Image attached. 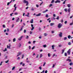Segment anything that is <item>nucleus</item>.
I'll return each instance as SVG.
<instances>
[{
    "mask_svg": "<svg viewBox=\"0 0 73 73\" xmlns=\"http://www.w3.org/2000/svg\"><path fill=\"white\" fill-rule=\"evenodd\" d=\"M54 0H52V1L51 2V3L52 4V3H54Z\"/></svg>",
    "mask_w": 73,
    "mask_h": 73,
    "instance_id": "nucleus-37",
    "label": "nucleus"
},
{
    "mask_svg": "<svg viewBox=\"0 0 73 73\" xmlns=\"http://www.w3.org/2000/svg\"><path fill=\"white\" fill-rule=\"evenodd\" d=\"M71 44H72V43H71V42H68V45H71Z\"/></svg>",
    "mask_w": 73,
    "mask_h": 73,
    "instance_id": "nucleus-27",
    "label": "nucleus"
},
{
    "mask_svg": "<svg viewBox=\"0 0 73 73\" xmlns=\"http://www.w3.org/2000/svg\"><path fill=\"white\" fill-rule=\"evenodd\" d=\"M11 46V44H9V46H8V45H7V48H8V49H10Z\"/></svg>",
    "mask_w": 73,
    "mask_h": 73,
    "instance_id": "nucleus-4",
    "label": "nucleus"
},
{
    "mask_svg": "<svg viewBox=\"0 0 73 73\" xmlns=\"http://www.w3.org/2000/svg\"><path fill=\"white\" fill-rule=\"evenodd\" d=\"M70 49H69L67 51V53H68V55H70Z\"/></svg>",
    "mask_w": 73,
    "mask_h": 73,
    "instance_id": "nucleus-6",
    "label": "nucleus"
},
{
    "mask_svg": "<svg viewBox=\"0 0 73 73\" xmlns=\"http://www.w3.org/2000/svg\"><path fill=\"white\" fill-rule=\"evenodd\" d=\"M14 15H18V13H17V12L15 13H14Z\"/></svg>",
    "mask_w": 73,
    "mask_h": 73,
    "instance_id": "nucleus-31",
    "label": "nucleus"
},
{
    "mask_svg": "<svg viewBox=\"0 0 73 73\" xmlns=\"http://www.w3.org/2000/svg\"><path fill=\"white\" fill-rule=\"evenodd\" d=\"M48 57H50V54L48 53Z\"/></svg>",
    "mask_w": 73,
    "mask_h": 73,
    "instance_id": "nucleus-59",
    "label": "nucleus"
},
{
    "mask_svg": "<svg viewBox=\"0 0 73 73\" xmlns=\"http://www.w3.org/2000/svg\"><path fill=\"white\" fill-rule=\"evenodd\" d=\"M23 62H21L20 63V65H22V64H23Z\"/></svg>",
    "mask_w": 73,
    "mask_h": 73,
    "instance_id": "nucleus-58",
    "label": "nucleus"
},
{
    "mask_svg": "<svg viewBox=\"0 0 73 73\" xmlns=\"http://www.w3.org/2000/svg\"><path fill=\"white\" fill-rule=\"evenodd\" d=\"M26 38V39H28V38H29V36H27Z\"/></svg>",
    "mask_w": 73,
    "mask_h": 73,
    "instance_id": "nucleus-42",
    "label": "nucleus"
},
{
    "mask_svg": "<svg viewBox=\"0 0 73 73\" xmlns=\"http://www.w3.org/2000/svg\"><path fill=\"white\" fill-rule=\"evenodd\" d=\"M3 27L4 28H5V25H3Z\"/></svg>",
    "mask_w": 73,
    "mask_h": 73,
    "instance_id": "nucleus-56",
    "label": "nucleus"
},
{
    "mask_svg": "<svg viewBox=\"0 0 73 73\" xmlns=\"http://www.w3.org/2000/svg\"><path fill=\"white\" fill-rule=\"evenodd\" d=\"M11 2L10 1L9 2H8L7 4V5H9V4H11Z\"/></svg>",
    "mask_w": 73,
    "mask_h": 73,
    "instance_id": "nucleus-22",
    "label": "nucleus"
},
{
    "mask_svg": "<svg viewBox=\"0 0 73 73\" xmlns=\"http://www.w3.org/2000/svg\"><path fill=\"white\" fill-rule=\"evenodd\" d=\"M62 25L61 23H60L58 24V28H60L62 27Z\"/></svg>",
    "mask_w": 73,
    "mask_h": 73,
    "instance_id": "nucleus-2",
    "label": "nucleus"
},
{
    "mask_svg": "<svg viewBox=\"0 0 73 73\" xmlns=\"http://www.w3.org/2000/svg\"><path fill=\"white\" fill-rule=\"evenodd\" d=\"M56 19H57V20H59V16H57V17L56 18Z\"/></svg>",
    "mask_w": 73,
    "mask_h": 73,
    "instance_id": "nucleus-33",
    "label": "nucleus"
},
{
    "mask_svg": "<svg viewBox=\"0 0 73 73\" xmlns=\"http://www.w3.org/2000/svg\"><path fill=\"white\" fill-rule=\"evenodd\" d=\"M73 22L72 23H70V25H73Z\"/></svg>",
    "mask_w": 73,
    "mask_h": 73,
    "instance_id": "nucleus-50",
    "label": "nucleus"
},
{
    "mask_svg": "<svg viewBox=\"0 0 73 73\" xmlns=\"http://www.w3.org/2000/svg\"><path fill=\"white\" fill-rule=\"evenodd\" d=\"M66 0H65V1H64V2L63 3V4H65V3H66Z\"/></svg>",
    "mask_w": 73,
    "mask_h": 73,
    "instance_id": "nucleus-26",
    "label": "nucleus"
},
{
    "mask_svg": "<svg viewBox=\"0 0 73 73\" xmlns=\"http://www.w3.org/2000/svg\"><path fill=\"white\" fill-rule=\"evenodd\" d=\"M42 4H43V2H42V3H41L40 4V6H41Z\"/></svg>",
    "mask_w": 73,
    "mask_h": 73,
    "instance_id": "nucleus-52",
    "label": "nucleus"
},
{
    "mask_svg": "<svg viewBox=\"0 0 73 73\" xmlns=\"http://www.w3.org/2000/svg\"><path fill=\"white\" fill-rule=\"evenodd\" d=\"M46 46H46V44L44 45H43V47H44V48H46Z\"/></svg>",
    "mask_w": 73,
    "mask_h": 73,
    "instance_id": "nucleus-23",
    "label": "nucleus"
},
{
    "mask_svg": "<svg viewBox=\"0 0 73 73\" xmlns=\"http://www.w3.org/2000/svg\"><path fill=\"white\" fill-rule=\"evenodd\" d=\"M70 8H69L68 9V12H70Z\"/></svg>",
    "mask_w": 73,
    "mask_h": 73,
    "instance_id": "nucleus-21",
    "label": "nucleus"
},
{
    "mask_svg": "<svg viewBox=\"0 0 73 73\" xmlns=\"http://www.w3.org/2000/svg\"><path fill=\"white\" fill-rule=\"evenodd\" d=\"M24 27L23 26H22L21 27V29H20V31H21L23 30V27Z\"/></svg>",
    "mask_w": 73,
    "mask_h": 73,
    "instance_id": "nucleus-17",
    "label": "nucleus"
},
{
    "mask_svg": "<svg viewBox=\"0 0 73 73\" xmlns=\"http://www.w3.org/2000/svg\"><path fill=\"white\" fill-rule=\"evenodd\" d=\"M71 6V5L70 4H68L67 5V7H68V8H70V6Z\"/></svg>",
    "mask_w": 73,
    "mask_h": 73,
    "instance_id": "nucleus-15",
    "label": "nucleus"
},
{
    "mask_svg": "<svg viewBox=\"0 0 73 73\" xmlns=\"http://www.w3.org/2000/svg\"><path fill=\"white\" fill-rule=\"evenodd\" d=\"M64 11H66V12H67L68 10H67V9H64Z\"/></svg>",
    "mask_w": 73,
    "mask_h": 73,
    "instance_id": "nucleus-48",
    "label": "nucleus"
},
{
    "mask_svg": "<svg viewBox=\"0 0 73 73\" xmlns=\"http://www.w3.org/2000/svg\"><path fill=\"white\" fill-rule=\"evenodd\" d=\"M16 41V38H14V39H13V42H15V41Z\"/></svg>",
    "mask_w": 73,
    "mask_h": 73,
    "instance_id": "nucleus-19",
    "label": "nucleus"
},
{
    "mask_svg": "<svg viewBox=\"0 0 73 73\" xmlns=\"http://www.w3.org/2000/svg\"><path fill=\"white\" fill-rule=\"evenodd\" d=\"M54 31H52L51 32L52 33H54Z\"/></svg>",
    "mask_w": 73,
    "mask_h": 73,
    "instance_id": "nucleus-61",
    "label": "nucleus"
},
{
    "mask_svg": "<svg viewBox=\"0 0 73 73\" xmlns=\"http://www.w3.org/2000/svg\"><path fill=\"white\" fill-rule=\"evenodd\" d=\"M23 3H25V4L26 3V6H28V4H29V2H28V1H26L25 0H24V1H23Z\"/></svg>",
    "mask_w": 73,
    "mask_h": 73,
    "instance_id": "nucleus-1",
    "label": "nucleus"
},
{
    "mask_svg": "<svg viewBox=\"0 0 73 73\" xmlns=\"http://www.w3.org/2000/svg\"><path fill=\"white\" fill-rule=\"evenodd\" d=\"M52 5H52V4H50L49 7H52Z\"/></svg>",
    "mask_w": 73,
    "mask_h": 73,
    "instance_id": "nucleus-39",
    "label": "nucleus"
},
{
    "mask_svg": "<svg viewBox=\"0 0 73 73\" xmlns=\"http://www.w3.org/2000/svg\"><path fill=\"white\" fill-rule=\"evenodd\" d=\"M47 72H48V71H47V70H46L45 72V73H47Z\"/></svg>",
    "mask_w": 73,
    "mask_h": 73,
    "instance_id": "nucleus-64",
    "label": "nucleus"
},
{
    "mask_svg": "<svg viewBox=\"0 0 73 73\" xmlns=\"http://www.w3.org/2000/svg\"><path fill=\"white\" fill-rule=\"evenodd\" d=\"M59 36L60 37H62V33L60 32L59 34Z\"/></svg>",
    "mask_w": 73,
    "mask_h": 73,
    "instance_id": "nucleus-3",
    "label": "nucleus"
},
{
    "mask_svg": "<svg viewBox=\"0 0 73 73\" xmlns=\"http://www.w3.org/2000/svg\"><path fill=\"white\" fill-rule=\"evenodd\" d=\"M49 17V16H48V15L46 14V17Z\"/></svg>",
    "mask_w": 73,
    "mask_h": 73,
    "instance_id": "nucleus-49",
    "label": "nucleus"
},
{
    "mask_svg": "<svg viewBox=\"0 0 73 73\" xmlns=\"http://www.w3.org/2000/svg\"><path fill=\"white\" fill-rule=\"evenodd\" d=\"M31 11H34L35 10V9H33V8H32L31 9Z\"/></svg>",
    "mask_w": 73,
    "mask_h": 73,
    "instance_id": "nucleus-53",
    "label": "nucleus"
},
{
    "mask_svg": "<svg viewBox=\"0 0 73 73\" xmlns=\"http://www.w3.org/2000/svg\"><path fill=\"white\" fill-rule=\"evenodd\" d=\"M15 68L16 67L14 66L12 68V70H15Z\"/></svg>",
    "mask_w": 73,
    "mask_h": 73,
    "instance_id": "nucleus-20",
    "label": "nucleus"
},
{
    "mask_svg": "<svg viewBox=\"0 0 73 73\" xmlns=\"http://www.w3.org/2000/svg\"><path fill=\"white\" fill-rule=\"evenodd\" d=\"M71 37V36H70V35L68 36V38L69 39H70V38Z\"/></svg>",
    "mask_w": 73,
    "mask_h": 73,
    "instance_id": "nucleus-32",
    "label": "nucleus"
},
{
    "mask_svg": "<svg viewBox=\"0 0 73 73\" xmlns=\"http://www.w3.org/2000/svg\"><path fill=\"white\" fill-rule=\"evenodd\" d=\"M41 15V13H39V14H37L36 15V16H40Z\"/></svg>",
    "mask_w": 73,
    "mask_h": 73,
    "instance_id": "nucleus-14",
    "label": "nucleus"
},
{
    "mask_svg": "<svg viewBox=\"0 0 73 73\" xmlns=\"http://www.w3.org/2000/svg\"><path fill=\"white\" fill-rule=\"evenodd\" d=\"M25 16H27V17H29V13H27V15H25Z\"/></svg>",
    "mask_w": 73,
    "mask_h": 73,
    "instance_id": "nucleus-13",
    "label": "nucleus"
},
{
    "mask_svg": "<svg viewBox=\"0 0 73 73\" xmlns=\"http://www.w3.org/2000/svg\"><path fill=\"white\" fill-rule=\"evenodd\" d=\"M39 56V55L37 54L36 56V58H38Z\"/></svg>",
    "mask_w": 73,
    "mask_h": 73,
    "instance_id": "nucleus-57",
    "label": "nucleus"
},
{
    "mask_svg": "<svg viewBox=\"0 0 73 73\" xmlns=\"http://www.w3.org/2000/svg\"><path fill=\"white\" fill-rule=\"evenodd\" d=\"M54 45L52 46V49H54Z\"/></svg>",
    "mask_w": 73,
    "mask_h": 73,
    "instance_id": "nucleus-35",
    "label": "nucleus"
},
{
    "mask_svg": "<svg viewBox=\"0 0 73 73\" xmlns=\"http://www.w3.org/2000/svg\"><path fill=\"white\" fill-rule=\"evenodd\" d=\"M22 53V52H19L18 53V54L17 55V56L18 57V56H20L21 54Z\"/></svg>",
    "mask_w": 73,
    "mask_h": 73,
    "instance_id": "nucleus-7",
    "label": "nucleus"
},
{
    "mask_svg": "<svg viewBox=\"0 0 73 73\" xmlns=\"http://www.w3.org/2000/svg\"><path fill=\"white\" fill-rule=\"evenodd\" d=\"M66 61H69V62H72V60H70V58H67L66 60Z\"/></svg>",
    "mask_w": 73,
    "mask_h": 73,
    "instance_id": "nucleus-5",
    "label": "nucleus"
},
{
    "mask_svg": "<svg viewBox=\"0 0 73 73\" xmlns=\"http://www.w3.org/2000/svg\"><path fill=\"white\" fill-rule=\"evenodd\" d=\"M44 35L45 36H47L48 35H47V34H46V33H44Z\"/></svg>",
    "mask_w": 73,
    "mask_h": 73,
    "instance_id": "nucleus-30",
    "label": "nucleus"
},
{
    "mask_svg": "<svg viewBox=\"0 0 73 73\" xmlns=\"http://www.w3.org/2000/svg\"><path fill=\"white\" fill-rule=\"evenodd\" d=\"M28 44H31V41H29L28 42Z\"/></svg>",
    "mask_w": 73,
    "mask_h": 73,
    "instance_id": "nucleus-55",
    "label": "nucleus"
},
{
    "mask_svg": "<svg viewBox=\"0 0 73 73\" xmlns=\"http://www.w3.org/2000/svg\"><path fill=\"white\" fill-rule=\"evenodd\" d=\"M35 46H34L31 49L32 50H33V49H35Z\"/></svg>",
    "mask_w": 73,
    "mask_h": 73,
    "instance_id": "nucleus-41",
    "label": "nucleus"
},
{
    "mask_svg": "<svg viewBox=\"0 0 73 73\" xmlns=\"http://www.w3.org/2000/svg\"><path fill=\"white\" fill-rule=\"evenodd\" d=\"M67 39V37H65L64 38V40H66Z\"/></svg>",
    "mask_w": 73,
    "mask_h": 73,
    "instance_id": "nucleus-38",
    "label": "nucleus"
},
{
    "mask_svg": "<svg viewBox=\"0 0 73 73\" xmlns=\"http://www.w3.org/2000/svg\"><path fill=\"white\" fill-rule=\"evenodd\" d=\"M73 64L72 63V62H71L70 64L69 65H70V66H71V65H73Z\"/></svg>",
    "mask_w": 73,
    "mask_h": 73,
    "instance_id": "nucleus-28",
    "label": "nucleus"
},
{
    "mask_svg": "<svg viewBox=\"0 0 73 73\" xmlns=\"http://www.w3.org/2000/svg\"><path fill=\"white\" fill-rule=\"evenodd\" d=\"M20 59V57H18L17 58V60H19Z\"/></svg>",
    "mask_w": 73,
    "mask_h": 73,
    "instance_id": "nucleus-51",
    "label": "nucleus"
},
{
    "mask_svg": "<svg viewBox=\"0 0 73 73\" xmlns=\"http://www.w3.org/2000/svg\"><path fill=\"white\" fill-rule=\"evenodd\" d=\"M39 69L40 70H41L42 69V67L40 66L39 67Z\"/></svg>",
    "mask_w": 73,
    "mask_h": 73,
    "instance_id": "nucleus-44",
    "label": "nucleus"
},
{
    "mask_svg": "<svg viewBox=\"0 0 73 73\" xmlns=\"http://www.w3.org/2000/svg\"><path fill=\"white\" fill-rule=\"evenodd\" d=\"M55 3H60V1L59 0H57L55 2Z\"/></svg>",
    "mask_w": 73,
    "mask_h": 73,
    "instance_id": "nucleus-9",
    "label": "nucleus"
},
{
    "mask_svg": "<svg viewBox=\"0 0 73 73\" xmlns=\"http://www.w3.org/2000/svg\"><path fill=\"white\" fill-rule=\"evenodd\" d=\"M42 57V54H41L40 55V58H41V57Z\"/></svg>",
    "mask_w": 73,
    "mask_h": 73,
    "instance_id": "nucleus-43",
    "label": "nucleus"
},
{
    "mask_svg": "<svg viewBox=\"0 0 73 73\" xmlns=\"http://www.w3.org/2000/svg\"><path fill=\"white\" fill-rule=\"evenodd\" d=\"M67 53H66V52H65V54H64V56H67Z\"/></svg>",
    "mask_w": 73,
    "mask_h": 73,
    "instance_id": "nucleus-34",
    "label": "nucleus"
},
{
    "mask_svg": "<svg viewBox=\"0 0 73 73\" xmlns=\"http://www.w3.org/2000/svg\"><path fill=\"white\" fill-rule=\"evenodd\" d=\"M7 31V30L6 29H5L4 30V32L5 33L6 32V31Z\"/></svg>",
    "mask_w": 73,
    "mask_h": 73,
    "instance_id": "nucleus-63",
    "label": "nucleus"
},
{
    "mask_svg": "<svg viewBox=\"0 0 73 73\" xmlns=\"http://www.w3.org/2000/svg\"><path fill=\"white\" fill-rule=\"evenodd\" d=\"M23 37V36H21L19 38H18V40L19 41L21 40Z\"/></svg>",
    "mask_w": 73,
    "mask_h": 73,
    "instance_id": "nucleus-8",
    "label": "nucleus"
},
{
    "mask_svg": "<svg viewBox=\"0 0 73 73\" xmlns=\"http://www.w3.org/2000/svg\"><path fill=\"white\" fill-rule=\"evenodd\" d=\"M19 47H20L21 46V44L20 43L19 44Z\"/></svg>",
    "mask_w": 73,
    "mask_h": 73,
    "instance_id": "nucleus-47",
    "label": "nucleus"
},
{
    "mask_svg": "<svg viewBox=\"0 0 73 73\" xmlns=\"http://www.w3.org/2000/svg\"><path fill=\"white\" fill-rule=\"evenodd\" d=\"M16 4H15L14 6V7L15 8V11H16V8H17V7H16Z\"/></svg>",
    "mask_w": 73,
    "mask_h": 73,
    "instance_id": "nucleus-11",
    "label": "nucleus"
},
{
    "mask_svg": "<svg viewBox=\"0 0 73 73\" xmlns=\"http://www.w3.org/2000/svg\"><path fill=\"white\" fill-rule=\"evenodd\" d=\"M26 32H27V30H26L25 29L24 30V33H25Z\"/></svg>",
    "mask_w": 73,
    "mask_h": 73,
    "instance_id": "nucleus-36",
    "label": "nucleus"
},
{
    "mask_svg": "<svg viewBox=\"0 0 73 73\" xmlns=\"http://www.w3.org/2000/svg\"><path fill=\"white\" fill-rule=\"evenodd\" d=\"M65 50V49H63L62 50V52L61 53L62 54H63L64 53V51Z\"/></svg>",
    "mask_w": 73,
    "mask_h": 73,
    "instance_id": "nucleus-16",
    "label": "nucleus"
},
{
    "mask_svg": "<svg viewBox=\"0 0 73 73\" xmlns=\"http://www.w3.org/2000/svg\"><path fill=\"white\" fill-rule=\"evenodd\" d=\"M50 26H53L54 25V23H51L50 24Z\"/></svg>",
    "mask_w": 73,
    "mask_h": 73,
    "instance_id": "nucleus-12",
    "label": "nucleus"
},
{
    "mask_svg": "<svg viewBox=\"0 0 73 73\" xmlns=\"http://www.w3.org/2000/svg\"><path fill=\"white\" fill-rule=\"evenodd\" d=\"M45 64H46V62H44L43 65V66H44L45 65Z\"/></svg>",
    "mask_w": 73,
    "mask_h": 73,
    "instance_id": "nucleus-25",
    "label": "nucleus"
},
{
    "mask_svg": "<svg viewBox=\"0 0 73 73\" xmlns=\"http://www.w3.org/2000/svg\"><path fill=\"white\" fill-rule=\"evenodd\" d=\"M36 42V41L35 40H34L33 41V43L34 44H35V42Z\"/></svg>",
    "mask_w": 73,
    "mask_h": 73,
    "instance_id": "nucleus-45",
    "label": "nucleus"
},
{
    "mask_svg": "<svg viewBox=\"0 0 73 73\" xmlns=\"http://www.w3.org/2000/svg\"><path fill=\"white\" fill-rule=\"evenodd\" d=\"M30 33L31 35H32V34L33 33L32 31H30Z\"/></svg>",
    "mask_w": 73,
    "mask_h": 73,
    "instance_id": "nucleus-62",
    "label": "nucleus"
},
{
    "mask_svg": "<svg viewBox=\"0 0 73 73\" xmlns=\"http://www.w3.org/2000/svg\"><path fill=\"white\" fill-rule=\"evenodd\" d=\"M19 19H20L19 18H18V19L16 20V22H19Z\"/></svg>",
    "mask_w": 73,
    "mask_h": 73,
    "instance_id": "nucleus-18",
    "label": "nucleus"
},
{
    "mask_svg": "<svg viewBox=\"0 0 73 73\" xmlns=\"http://www.w3.org/2000/svg\"><path fill=\"white\" fill-rule=\"evenodd\" d=\"M36 6L37 8H38V7H39V6H38V5H36Z\"/></svg>",
    "mask_w": 73,
    "mask_h": 73,
    "instance_id": "nucleus-60",
    "label": "nucleus"
},
{
    "mask_svg": "<svg viewBox=\"0 0 73 73\" xmlns=\"http://www.w3.org/2000/svg\"><path fill=\"white\" fill-rule=\"evenodd\" d=\"M7 51V48H5V50H3V52H5V51Z\"/></svg>",
    "mask_w": 73,
    "mask_h": 73,
    "instance_id": "nucleus-29",
    "label": "nucleus"
},
{
    "mask_svg": "<svg viewBox=\"0 0 73 73\" xmlns=\"http://www.w3.org/2000/svg\"><path fill=\"white\" fill-rule=\"evenodd\" d=\"M35 29V27H32L31 29V31H33V29Z\"/></svg>",
    "mask_w": 73,
    "mask_h": 73,
    "instance_id": "nucleus-24",
    "label": "nucleus"
},
{
    "mask_svg": "<svg viewBox=\"0 0 73 73\" xmlns=\"http://www.w3.org/2000/svg\"><path fill=\"white\" fill-rule=\"evenodd\" d=\"M9 62V60H7L5 62V63H8Z\"/></svg>",
    "mask_w": 73,
    "mask_h": 73,
    "instance_id": "nucleus-40",
    "label": "nucleus"
},
{
    "mask_svg": "<svg viewBox=\"0 0 73 73\" xmlns=\"http://www.w3.org/2000/svg\"><path fill=\"white\" fill-rule=\"evenodd\" d=\"M30 23L31 24H33V19H32L30 21Z\"/></svg>",
    "mask_w": 73,
    "mask_h": 73,
    "instance_id": "nucleus-10",
    "label": "nucleus"
},
{
    "mask_svg": "<svg viewBox=\"0 0 73 73\" xmlns=\"http://www.w3.org/2000/svg\"><path fill=\"white\" fill-rule=\"evenodd\" d=\"M67 23H68V22L67 21H65L64 22L65 24H67Z\"/></svg>",
    "mask_w": 73,
    "mask_h": 73,
    "instance_id": "nucleus-46",
    "label": "nucleus"
},
{
    "mask_svg": "<svg viewBox=\"0 0 73 73\" xmlns=\"http://www.w3.org/2000/svg\"><path fill=\"white\" fill-rule=\"evenodd\" d=\"M13 14V13H12L11 14H10V16H12V15Z\"/></svg>",
    "mask_w": 73,
    "mask_h": 73,
    "instance_id": "nucleus-54",
    "label": "nucleus"
}]
</instances>
